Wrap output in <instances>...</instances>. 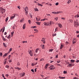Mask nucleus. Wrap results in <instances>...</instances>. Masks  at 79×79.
<instances>
[{
	"instance_id": "39",
	"label": "nucleus",
	"mask_w": 79,
	"mask_h": 79,
	"mask_svg": "<svg viewBox=\"0 0 79 79\" xmlns=\"http://www.w3.org/2000/svg\"><path fill=\"white\" fill-rule=\"evenodd\" d=\"M28 22L29 24H31V20H28Z\"/></svg>"
},
{
	"instance_id": "46",
	"label": "nucleus",
	"mask_w": 79,
	"mask_h": 79,
	"mask_svg": "<svg viewBox=\"0 0 79 79\" xmlns=\"http://www.w3.org/2000/svg\"><path fill=\"white\" fill-rule=\"evenodd\" d=\"M76 62L77 63H79V60H77L76 61Z\"/></svg>"
},
{
	"instance_id": "17",
	"label": "nucleus",
	"mask_w": 79,
	"mask_h": 79,
	"mask_svg": "<svg viewBox=\"0 0 79 79\" xmlns=\"http://www.w3.org/2000/svg\"><path fill=\"white\" fill-rule=\"evenodd\" d=\"M25 26H26V24L25 23V24L23 25V29H25Z\"/></svg>"
},
{
	"instance_id": "47",
	"label": "nucleus",
	"mask_w": 79,
	"mask_h": 79,
	"mask_svg": "<svg viewBox=\"0 0 79 79\" xmlns=\"http://www.w3.org/2000/svg\"><path fill=\"white\" fill-rule=\"evenodd\" d=\"M77 18H79V14L77 15Z\"/></svg>"
},
{
	"instance_id": "30",
	"label": "nucleus",
	"mask_w": 79,
	"mask_h": 79,
	"mask_svg": "<svg viewBox=\"0 0 79 79\" xmlns=\"http://www.w3.org/2000/svg\"><path fill=\"white\" fill-rule=\"evenodd\" d=\"M7 38L8 39H10V35H9L7 37Z\"/></svg>"
},
{
	"instance_id": "18",
	"label": "nucleus",
	"mask_w": 79,
	"mask_h": 79,
	"mask_svg": "<svg viewBox=\"0 0 79 79\" xmlns=\"http://www.w3.org/2000/svg\"><path fill=\"white\" fill-rule=\"evenodd\" d=\"M8 55V53H6L3 56V57L4 56H6Z\"/></svg>"
},
{
	"instance_id": "7",
	"label": "nucleus",
	"mask_w": 79,
	"mask_h": 79,
	"mask_svg": "<svg viewBox=\"0 0 79 79\" xmlns=\"http://www.w3.org/2000/svg\"><path fill=\"white\" fill-rule=\"evenodd\" d=\"M28 52L29 53V54L31 56H32V51L31 50H29L28 51Z\"/></svg>"
},
{
	"instance_id": "50",
	"label": "nucleus",
	"mask_w": 79,
	"mask_h": 79,
	"mask_svg": "<svg viewBox=\"0 0 79 79\" xmlns=\"http://www.w3.org/2000/svg\"><path fill=\"white\" fill-rule=\"evenodd\" d=\"M64 74H66V73H67L66 71H64Z\"/></svg>"
},
{
	"instance_id": "38",
	"label": "nucleus",
	"mask_w": 79,
	"mask_h": 79,
	"mask_svg": "<svg viewBox=\"0 0 79 79\" xmlns=\"http://www.w3.org/2000/svg\"><path fill=\"white\" fill-rule=\"evenodd\" d=\"M58 4H59V3H58V2H56L55 3V5L56 6L57 5H58Z\"/></svg>"
},
{
	"instance_id": "13",
	"label": "nucleus",
	"mask_w": 79,
	"mask_h": 79,
	"mask_svg": "<svg viewBox=\"0 0 79 79\" xmlns=\"http://www.w3.org/2000/svg\"><path fill=\"white\" fill-rule=\"evenodd\" d=\"M44 25L45 26H48V23L47 22H45L44 23Z\"/></svg>"
},
{
	"instance_id": "26",
	"label": "nucleus",
	"mask_w": 79,
	"mask_h": 79,
	"mask_svg": "<svg viewBox=\"0 0 79 79\" xmlns=\"http://www.w3.org/2000/svg\"><path fill=\"white\" fill-rule=\"evenodd\" d=\"M6 60H7V59H5V62L4 63L5 64H6Z\"/></svg>"
},
{
	"instance_id": "5",
	"label": "nucleus",
	"mask_w": 79,
	"mask_h": 79,
	"mask_svg": "<svg viewBox=\"0 0 79 79\" xmlns=\"http://www.w3.org/2000/svg\"><path fill=\"white\" fill-rule=\"evenodd\" d=\"M49 68H50L51 70H53L54 69V66L53 65H51L49 67Z\"/></svg>"
},
{
	"instance_id": "54",
	"label": "nucleus",
	"mask_w": 79,
	"mask_h": 79,
	"mask_svg": "<svg viewBox=\"0 0 79 79\" xmlns=\"http://www.w3.org/2000/svg\"><path fill=\"white\" fill-rule=\"evenodd\" d=\"M20 22H21V23H22V22H23V19L21 20H20Z\"/></svg>"
},
{
	"instance_id": "37",
	"label": "nucleus",
	"mask_w": 79,
	"mask_h": 79,
	"mask_svg": "<svg viewBox=\"0 0 79 79\" xmlns=\"http://www.w3.org/2000/svg\"><path fill=\"white\" fill-rule=\"evenodd\" d=\"M69 21L70 22H71V23H72L73 22V20L69 19Z\"/></svg>"
},
{
	"instance_id": "35",
	"label": "nucleus",
	"mask_w": 79,
	"mask_h": 79,
	"mask_svg": "<svg viewBox=\"0 0 79 79\" xmlns=\"http://www.w3.org/2000/svg\"><path fill=\"white\" fill-rule=\"evenodd\" d=\"M46 5H47L48 6L50 5V3L48 2V3H46Z\"/></svg>"
},
{
	"instance_id": "8",
	"label": "nucleus",
	"mask_w": 79,
	"mask_h": 79,
	"mask_svg": "<svg viewBox=\"0 0 79 79\" xmlns=\"http://www.w3.org/2000/svg\"><path fill=\"white\" fill-rule=\"evenodd\" d=\"M41 41L43 42V44H45V40L44 38H43L41 40Z\"/></svg>"
},
{
	"instance_id": "61",
	"label": "nucleus",
	"mask_w": 79,
	"mask_h": 79,
	"mask_svg": "<svg viewBox=\"0 0 79 79\" xmlns=\"http://www.w3.org/2000/svg\"><path fill=\"white\" fill-rule=\"evenodd\" d=\"M40 76L41 77H43V78H44V75H41Z\"/></svg>"
},
{
	"instance_id": "2",
	"label": "nucleus",
	"mask_w": 79,
	"mask_h": 79,
	"mask_svg": "<svg viewBox=\"0 0 79 79\" xmlns=\"http://www.w3.org/2000/svg\"><path fill=\"white\" fill-rule=\"evenodd\" d=\"M0 10L2 14H3V13H5V9L2 7L0 8Z\"/></svg>"
},
{
	"instance_id": "45",
	"label": "nucleus",
	"mask_w": 79,
	"mask_h": 79,
	"mask_svg": "<svg viewBox=\"0 0 79 79\" xmlns=\"http://www.w3.org/2000/svg\"><path fill=\"white\" fill-rule=\"evenodd\" d=\"M0 56H2V52L0 53Z\"/></svg>"
},
{
	"instance_id": "32",
	"label": "nucleus",
	"mask_w": 79,
	"mask_h": 79,
	"mask_svg": "<svg viewBox=\"0 0 79 79\" xmlns=\"http://www.w3.org/2000/svg\"><path fill=\"white\" fill-rule=\"evenodd\" d=\"M13 29H15V24H14V25L12 27Z\"/></svg>"
},
{
	"instance_id": "10",
	"label": "nucleus",
	"mask_w": 79,
	"mask_h": 79,
	"mask_svg": "<svg viewBox=\"0 0 79 79\" xmlns=\"http://www.w3.org/2000/svg\"><path fill=\"white\" fill-rule=\"evenodd\" d=\"M39 48H37V49H36L35 50V52L36 53H37V52H39Z\"/></svg>"
},
{
	"instance_id": "57",
	"label": "nucleus",
	"mask_w": 79,
	"mask_h": 79,
	"mask_svg": "<svg viewBox=\"0 0 79 79\" xmlns=\"http://www.w3.org/2000/svg\"><path fill=\"white\" fill-rule=\"evenodd\" d=\"M56 58H58V54H57V55L56 56Z\"/></svg>"
},
{
	"instance_id": "52",
	"label": "nucleus",
	"mask_w": 79,
	"mask_h": 79,
	"mask_svg": "<svg viewBox=\"0 0 79 79\" xmlns=\"http://www.w3.org/2000/svg\"><path fill=\"white\" fill-rule=\"evenodd\" d=\"M17 8H19V10H20V8L19 7V6H17Z\"/></svg>"
},
{
	"instance_id": "11",
	"label": "nucleus",
	"mask_w": 79,
	"mask_h": 79,
	"mask_svg": "<svg viewBox=\"0 0 79 79\" xmlns=\"http://www.w3.org/2000/svg\"><path fill=\"white\" fill-rule=\"evenodd\" d=\"M25 74V73H21L20 74V76L21 77H23L24 76V75Z\"/></svg>"
},
{
	"instance_id": "21",
	"label": "nucleus",
	"mask_w": 79,
	"mask_h": 79,
	"mask_svg": "<svg viewBox=\"0 0 79 79\" xmlns=\"http://www.w3.org/2000/svg\"><path fill=\"white\" fill-rule=\"evenodd\" d=\"M34 10H35V11H39V10H38V9H37V8H35Z\"/></svg>"
},
{
	"instance_id": "56",
	"label": "nucleus",
	"mask_w": 79,
	"mask_h": 79,
	"mask_svg": "<svg viewBox=\"0 0 79 79\" xmlns=\"http://www.w3.org/2000/svg\"><path fill=\"white\" fill-rule=\"evenodd\" d=\"M57 63H60V60H59L57 61Z\"/></svg>"
},
{
	"instance_id": "3",
	"label": "nucleus",
	"mask_w": 79,
	"mask_h": 79,
	"mask_svg": "<svg viewBox=\"0 0 79 79\" xmlns=\"http://www.w3.org/2000/svg\"><path fill=\"white\" fill-rule=\"evenodd\" d=\"M63 12L61 11H60L59 12H52V13L54 14L55 15H56V14H59V13H62Z\"/></svg>"
},
{
	"instance_id": "27",
	"label": "nucleus",
	"mask_w": 79,
	"mask_h": 79,
	"mask_svg": "<svg viewBox=\"0 0 79 79\" xmlns=\"http://www.w3.org/2000/svg\"><path fill=\"white\" fill-rule=\"evenodd\" d=\"M36 20L37 21H40V19H38L37 18H36Z\"/></svg>"
},
{
	"instance_id": "16",
	"label": "nucleus",
	"mask_w": 79,
	"mask_h": 79,
	"mask_svg": "<svg viewBox=\"0 0 79 79\" xmlns=\"http://www.w3.org/2000/svg\"><path fill=\"white\" fill-rule=\"evenodd\" d=\"M72 65L71 64H69L68 65V67H72Z\"/></svg>"
},
{
	"instance_id": "51",
	"label": "nucleus",
	"mask_w": 79,
	"mask_h": 79,
	"mask_svg": "<svg viewBox=\"0 0 79 79\" xmlns=\"http://www.w3.org/2000/svg\"><path fill=\"white\" fill-rule=\"evenodd\" d=\"M49 51H50V52H52V51H53V49H49Z\"/></svg>"
},
{
	"instance_id": "55",
	"label": "nucleus",
	"mask_w": 79,
	"mask_h": 79,
	"mask_svg": "<svg viewBox=\"0 0 79 79\" xmlns=\"http://www.w3.org/2000/svg\"><path fill=\"white\" fill-rule=\"evenodd\" d=\"M31 65L32 66H34V65H35V64H31Z\"/></svg>"
},
{
	"instance_id": "14",
	"label": "nucleus",
	"mask_w": 79,
	"mask_h": 79,
	"mask_svg": "<svg viewBox=\"0 0 79 79\" xmlns=\"http://www.w3.org/2000/svg\"><path fill=\"white\" fill-rule=\"evenodd\" d=\"M15 69H18V70H21V68H19V67H15Z\"/></svg>"
},
{
	"instance_id": "34",
	"label": "nucleus",
	"mask_w": 79,
	"mask_h": 79,
	"mask_svg": "<svg viewBox=\"0 0 79 79\" xmlns=\"http://www.w3.org/2000/svg\"><path fill=\"white\" fill-rule=\"evenodd\" d=\"M3 44L4 46V47H6V44H5V43H3Z\"/></svg>"
},
{
	"instance_id": "25",
	"label": "nucleus",
	"mask_w": 79,
	"mask_h": 79,
	"mask_svg": "<svg viewBox=\"0 0 79 79\" xmlns=\"http://www.w3.org/2000/svg\"><path fill=\"white\" fill-rule=\"evenodd\" d=\"M36 24H38V25H39V26H40V23H39V22H36Z\"/></svg>"
},
{
	"instance_id": "64",
	"label": "nucleus",
	"mask_w": 79,
	"mask_h": 79,
	"mask_svg": "<svg viewBox=\"0 0 79 79\" xmlns=\"http://www.w3.org/2000/svg\"><path fill=\"white\" fill-rule=\"evenodd\" d=\"M77 33H79V31H77Z\"/></svg>"
},
{
	"instance_id": "44",
	"label": "nucleus",
	"mask_w": 79,
	"mask_h": 79,
	"mask_svg": "<svg viewBox=\"0 0 79 79\" xmlns=\"http://www.w3.org/2000/svg\"><path fill=\"white\" fill-rule=\"evenodd\" d=\"M73 79H78V78L75 77L73 78Z\"/></svg>"
},
{
	"instance_id": "48",
	"label": "nucleus",
	"mask_w": 79,
	"mask_h": 79,
	"mask_svg": "<svg viewBox=\"0 0 79 79\" xmlns=\"http://www.w3.org/2000/svg\"><path fill=\"white\" fill-rule=\"evenodd\" d=\"M42 48H44V45H43L42 47Z\"/></svg>"
},
{
	"instance_id": "58",
	"label": "nucleus",
	"mask_w": 79,
	"mask_h": 79,
	"mask_svg": "<svg viewBox=\"0 0 79 79\" xmlns=\"http://www.w3.org/2000/svg\"><path fill=\"white\" fill-rule=\"evenodd\" d=\"M3 77H5V76H4V75H3V74H2V75Z\"/></svg>"
},
{
	"instance_id": "24",
	"label": "nucleus",
	"mask_w": 79,
	"mask_h": 79,
	"mask_svg": "<svg viewBox=\"0 0 79 79\" xmlns=\"http://www.w3.org/2000/svg\"><path fill=\"white\" fill-rule=\"evenodd\" d=\"M71 0H69L67 2L68 4H69L70 3H71Z\"/></svg>"
},
{
	"instance_id": "49",
	"label": "nucleus",
	"mask_w": 79,
	"mask_h": 79,
	"mask_svg": "<svg viewBox=\"0 0 79 79\" xmlns=\"http://www.w3.org/2000/svg\"><path fill=\"white\" fill-rule=\"evenodd\" d=\"M46 15H47V16H50V14H47Z\"/></svg>"
},
{
	"instance_id": "4",
	"label": "nucleus",
	"mask_w": 79,
	"mask_h": 79,
	"mask_svg": "<svg viewBox=\"0 0 79 79\" xmlns=\"http://www.w3.org/2000/svg\"><path fill=\"white\" fill-rule=\"evenodd\" d=\"M25 11L26 12V15H27V13H28V12L27 11H28V7H26L24 9Z\"/></svg>"
},
{
	"instance_id": "62",
	"label": "nucleus",
	"mask_w": 79,
	"mask_h": 79,
	"mask_svg": "<svg viewBox=\"0 0 79 79\" xmlns=\"http://www.w3.org/2000/svg\"><path fill=\"white\" fill-rule=\"evenodd\" d=\"M12 61V60H9V62H11Z\"/></svg>"
},
{
	"instance_id": "28",
	"label": "nucleus",
	"mask_w": 79,
	"mask_h": 79,
	"mask_svg": "<svg viewBox=\"0 0 79 79\" xmlns=\"http://www.w3.org/2000/svg\"><path fill=\"white\" fill-rule=\"evenodd\" d=\"M32 27L33 28V29H34V28H36V27H36V26H33V27Z\"/></svg>"
},
{
	"instance_id": "20",
	"label": "nucleus",
	"mask_w": 79,
	"mask_h": 79,
	"mask_svg": "<svg viewBox=\"0 0 79 79\" xmlns=\"http://www.w3.org/2000/svg\"><path fill=\"white\" fill-rule=\"evenodd\" d=\"M70 61L72 63H74V62H75V60H70Z\"/></svg>"
},
{
	"instance_id": "63",
	"label": "nucleus",
	"mask_w": 79,
	"mask_h": 79,
	"mask_svg": "<svg viewBox=\"0 0 79 79\" xmlns=\"http://www.w3.org/2000/svg\"><path fill=\"white\" fill-rule=\"evenodd\" d=\"M46 19H43V21H45V20H46Z\"/></svg>"
},
{
	"instance_id": "53",
	"label": "nucleus",
	"mask_w": 79,
	"mask_h": 79,
	"mask_svg": "<svg viewBox=\"0 0 79 79\" xmlns=\"http://www.w3.org/2000/svg\"><path fill=\"white\" fill-rule=\"evenodd\" d=\"M8 67H9V66H8V65L6 66V68H8Z\"/></svg>"
},
{
	"instance_id": "36",
	"label": "nucleus",
	"mask_w": 79,
	"mask_h": 79,
	"mask_svg": "<svg viewBox=\"0 0 79 79\" xmlns=\"http://www.w3.org/2000/svg\"><path fill=\"white\" fill-rule=\"evenodd\" d=\"M62 19H63V20H65V18L64 17H62L61 18Z\"/></svg>"
},
{
	"instance_id": "19",
	"label": "nucleus",
	"mask_w": 79,
	"mask_h": 79,
	"mask_svg": "<svg viewBox=\"0 0 79 79\" xmlns=\"http://www.w3.org/2000/svg\"><path fill=\"white\" fill-rule=\"evenodd\" d=\"M2 39H3V40L4 41H5V40H5V39H5V38H4V37L3 36H2Z\"/></svg>"
},
{
	"instance_id": "6",
	"label": "nucleus",
	"mask_w": 79,
	"mask_h": 79,
	"mask_svg": "<svg viewBox=\"0 0 79 79\" xmlns=\"http://www.w3.org/2000/svg\"><path fill=\"white\" fill-rule=\"evenodd\" d=\"M53 22L52 21H50L48 23V26H50L51 24H53Z\"/></svg>"
},
{
	"instance_id": "1",
	"label": "nucleus",
	"mask_w": 79,
	"mask_h": 79,
	"mask_svg": "<svg viewBox=\"0 0 79 79\" xmlns=\"http://www.w3.org/2000/svg\"><path fill=\"white\" fill-rule=\"evenodd\" d=\"M74 27H75L76 28L77 27L79 26V23L77 21V20H76L74 22Z\"/></svg>"
},
{
	"instance_id": "43",
	"label": "nucleus",
	"mask_w": 79,
	"mask_h": 79,
	"mask_svg": "<svg viewBox=\"0 0 79 79\" xmlns=\"http://www.w3.org/2000/svg\"><path fill=\"white\" fill-rule=\"evenodd\" d=\"M59 27H62V25L60 24L59 25Z\"/></svg>"
},
{
	"instance_id": "42",
	"label": "nucleus",
	"mask_w": 79,
	"mask_h": 79,
	"mask_svg": "<svg viewBox=\"0 0 79 79\" xmlns=\"http://www.w3.org/2000/svg\"><path fill=\"white\" fill-rule=\"evenodd\" d=\"M31 71H32V72H33V73H34V69H32L31 70Z\"/></svg>"
},
{
	"instance_id": "12",
	"label": "nucleus",
	"mask_w": 79,
	"mask_h": 79,
	"mask_svg": "<svg viewBox=\"0 0 79 79\" xmlns=\"http://www.w3.org/2000/svg\"><path fill=\"white\" fill-rule=\"evenodd\" d=\"M48 64H46L45 67V69H47V68H48Z\"/></svg>"
},
{
	"instance_id": "22",
	"label": "nucleus",
	"mask_w": 79,
	"mask_h": 79,
	"mask_svg": "<svg viewBox=\"0 0 79 79\" xmlns=\"http://www.w3.org/2000/svg\"><path fill=\"white\" fill-rule=\"evenodd\" d=\"M11 35H12V37L13 36V34H14V31H13L11 33Z\"/></svg>"
},
{
	"instance_id": "59",
	"label": "nucleus",
	"mask_w": 79,
	"mask_h": 79,
	"mask_svg": "<svg viewBox=\"0 0 79 79\" xmlns=\"http://www.w3.org/2000/svg\"><path fill=\"white\" fill-rule=\"evenodd\" d=\"M7 33L6 32H5L4 33V35H6Z\"/></svg>"
},
{
	"instance_id": "9",
	"label": "nucleus",
	"mask_w": 79,
	"mask_h": 79,
	"mask_svg": "<svg viewBox=\"0 0 79 79\" xmlns=\"http://www.w3.org/2000/svg\"><path fill=\"white\" fill-rule=\"evenodd\" d=\"M76 39H74L73 41V44H74L76 43Z\"/></svg>"
},
{
	"instance_id": "33",
	"label": "nucleus",
	"mask_w": 79,
	"mask_h": 79,
	"mask_svg": "<svg viewBox=\"0 0 79 79\" xmlns=\"http://www.w3.org/2000/svg\"><path fill=\"white\" fill-rule=\"evenodd\" d=\"M30 16H31V17L32 18V15L31 13L30 14Z\"/></svg>"
},
{
	"instance_id": "60",
	"label": "nucleus",
	"mask_w": 79,
	"mask_h": 79,
	"mask_svg": "<svg viewBox=\"0 0 79 79\" xmlns=\"http://www.w3.org/2000/svg\"><path fill=\"white\" fill-rule=\"evenodd\" d=\"M6 77H8V74H7L6 75Z\"/></svg>"
},
{
	"instance_id": "40",
	"label": "nucleus",
	"mask_w": 79,
	"mask_h": 79,
	"mask_svg": "<svg viewBox=\"0 0 79 79\" xmlns=\"http://www.w3.org/2000/svg\"><path fill=\"white\" fill-rule=\"evenodd\" d=\"M11 55H9V56H8V59H10V57H11Z\"/></svg>"
},
{
	"instance_id": "41",
	"label": "nucleus",
	"mask_w": 79,
	"mask_h": 79,
	"mask_svg": "<svg viewBox=\"0 0 79 79\" xmlns=\"http://www.w3.org/2000/svg\"><path fill=\"white\" fill-rule=\"evenodd\" d=\"M57 29H58V28L57 27L55 29V32H56V31H58Z\"/></svg>"
},
{
	"instance_id": "29",
	"label": "nucleus",
	"mask_w": 79,
	"mask_h": 79,
	"mask_svg": "<svg viewBox=\"0 0 79 79\" xmlns=\"http://www.w3.org/2000/svg\"><path fill=\"white\" fill-rule=\"evenodd\" d=\"M8 17H7L6 19V22H7V21H8Z\"/></svg>"
},
{
	"instance_id": "23",
	"label": "nucleus",
	"mask_w": 79,
	"mask_h": 79,
	"mask_svg": "<svg viewBox=\"0 0 79 79\" xmlns=\"http://www.w3.org/2000/svg\"><path fill=\"white\" fill-rule=\"evenodd\" d=\"M63 45L62 44H61L60 47V49H61V48H63Z\"/></svg>"
},
{
	"instance_id": "31",
	"label": "nucleus",
	"mask_w": 79,
	"mask_h": 79,
	"mask_svg": "<svg viewBox=\"0 0 79 79\" xmlns=\"http://www.w3.org/2000/svg\"><path fill=\"white\" fill-rule=\"evenodd\" d=\"M58 17L55 18V19L56 21H57L58 20Z\"/></svg>"
},
{
	"instance_id": "15",
	"label": "nucleus",
	"mask_w": 79,
	"mask_h": 79,
	"mask_svg": "<svg viewBox=\"0 0 79 79\" xmlns=\"http://www.w3.org/2000/svg\"><path fill=\"white\" fill-rule=\"evenodd\" d=\"M15 18V15H14V16H12L11 18V19H14Z\"/></svg>"
}]
</instances>
